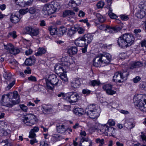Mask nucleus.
<instances>
[{
  "label": "nucleus",
  "instance_id": "774afa93",
  "mask_svg": "<svg viewBox=\"0 0 146 146\" xmlns=\"http://www.w3.org/2000/svg\"><path fill=\"white\" fill-rule=\"evenodd\" d=\"M9 34L14 38H15L17 37L16 32L15 31H13L12 32L9 33Z\"/></svg>",
  "mask_w": 146,
  "mask_h": 146
},
{
  "label": "nucleus",
  "instance_id": "1a4fd4ad",
  "mask_svg": "<svg viewBox=\"0 0 146 146\" xmlns=\"http://www.w3.org/2000/svg\"><path fill=\"white\" fill-rule=\"evenodd\" d=\"M36 118L35 116L32 114H30L25 117L23 120L24 123L27 125L31 126L36 122Z\"/></svg>",
  "mask_w": 146,
  "mask_h": 146
},
{
  "label": "nucleus",
  "instance_id": "6e6d98bb",
  "mask_svg": "<svg viewBox=\"0 0 146 146\" xmlns=\"http://www.w3.org/2000/svg\"><path fill=\"white\" fill-rule=\"evenodd\" d=\"M104 5V2L102 1H99L96 5L97 6L98 8H102Z\"/></svg>",
  "mask_w": 146,
  "mask_h": 146
},
{
  "label": "nucleus",
  "instance_id": "6e6552de",
  "mask_svg": "<svg viewBox=\"0 0 146 146\" xmlns=\"http://www.w3.org/2000/svg\"><path fill=\"white\" fill-rule=\"evenodd\" d=\"M108 127L109 126L106 124L102 125L99 123H96L94 126L92 127L90 129H91L92 131V132H93L97 130L98 133L100 134H107Z\"/></svg>",
  "mask_w": 146,
  "mask_h": 146
},
{
  "label": "nucleus",
  "instance_id": "72a5a7b5",
  "mask_svg": "<svg viewBox=\"0 0 146 146\" xmlns=\"http://www.w3.org/2000/svg\"><path fill=\"white\" fill-rule=\"evenodd\" d=\"M67 30V29L66 27H60L58 29L60 36L63 35L64 34L66 33Z\"/></svg>",
  "mask_w": 146,
  "mask_h": 146
},
{
  "label": "nucleus",
  "instance_id": "473e14b6",
  "mask_svg": "<svg viewBox=\"0 0 146 146\" xmlns=\"http://www.w3.org/2000/svg\"><path fill=\"white\" fill-rule=\"evenodd\" d=\"M35 60L30 58L26 59L25 62V64L27 66H31L34 64Z\"/></svg>",
  "mask_w": 146,
  "mask_h": 146
},
{
  "label": "nucleus",
  "instance_id": "20e7f679",
  "mask_svg": "<svg viewBox=\"0 0 146 146\" xmlns=\"http://www.w3.org/2000/svg\"><path fill=\"white\" fill-rule=\"evenodd\" d=\"M100 112L99 107L94 104L88 106L85 110V114L92 119H96L99 116Z\"/></svg>",
  "mask_w": 146,
  "mask_h": 146
},
{
  "label": "nucleus",
  "instance_id": "4be33fe9",
  "mask_svg": "<svg viewBox=\"0 0 146 146\" xmlns=\"http://www.w3.org/2000/svg\"><path fill=\"white\" fill-rule=\"evenodd\" d=\"M54 70L55 72L58 74H60L64 72V69L63 68L62 64H58L55 65L54 66Z\"/></svg>",
  "mask_w": 146,
  "mask_h": 146
},
{
  "label": "nucleus",
  "instance_id": "f03ea898",
  "mask_svg": "<svg viewBox=\"0 0 146 146\" xmlns=\"http://www.w3.org/2000/svg\"><path fill=\"white\" fill-rule=\"evenodd\" d=\"M111 58V55L109 53L104 52L96 57L93 60V64L96 67L104 66L110 63Z\"/></svg>",
  "mask_w": 146,
  "mask_h": 146
},
{
  "label": "nucleus",
  "instance_id": "de8ad7c7",
  "mask_svg": "<svg viewBox=\"0 0 146 146\" xmlns=\"http://www.w3.org/2000/svg\"><path fill=\"white\" fill-rule=\"evenodd\" d=\"M60 78L62 80L66 82L68 80V78L66 74L64 72L60 74Z\"/></svg>",
  "mask_w": 146,
  "mask_h": 146
},
{
  "label": "nucleus",
  "instance_id": "2f4dec72",
  "mask_svg": "<svg viewBox=\"0 0 146 146\" xmlns=\"http://www.w3.org/2000/svg\"><path fill=\"white\" fill-rule=\"evenodd\" d=\"M73 111L75 114L79 115H82L84 113L82 109L78 108H75L74 110Z\"/></svg>",
  "mask_w": 146,
  "mask_h": 146
},
{
  "label": "nucleus",
  "instance_id": "49530a36",
  "mask_svg": "<svg viewBox=\"0 0 146 146\" xmlns=\"http://www.w3.org/2000/svg\"><path fill=\"white\" fill-rule=\"evenodd\" d=\"M114 128L111 127H108L107 132V135H112L114 133Z\"/></svg>",
  "mask_w": 146,
  "mask_h": 146
},
{
  "label": "nucleus",
  "instance_id": "680f3d73",
  "mask_svg": "<svg viewBox=\"0 0 146 146\" xmlns=\"http://www.w3.org/2000/svg\"><path fill=\"white\" fill-rule=\"evenodd\" d=\"M30 134L29 136V137L30 138H33V139H35L36 136L34 132L30 131L29 132Z\"/></svg>",
  "mask_w": 146,
  "mask_h": 146
},
{
  "label": "nucleus",
  "instance_id": "ddd939ff",
  "mask_svg": "<svg viewBox=\"0 0 146 146\" xmlns=\"http://www.w3.org/2000/svg\"><path fill=\"white\" fill-rule=\"evenodd\" d=\"M134 104L137 108L146 113V99L144 100L143 101L141 100H136L134 102Z\"/></svg>",
  "mask_w": 146,
  "mask_h": 146
},
{
  "label": "nucleus",
  "instance_id": "7c9ffc66",
  "mask_svg": "<svg viewBox=\"0 0 146 146\" xmlns=\"http://www.w3.org/2000/svg\"><path fill=\"white\" fill-rule=\"evenodd\" d=\"M96 16L98 21L100 22L103 23L106 20L105 17L99 13H97Z\"/></svg>",
  "mask_w": 146,
  "mask_h": 146
},
{
  "label": "nucleus",
  "instance_id": "412c9836",
  "mask_svg": "<svg viewBox=\"0 0 146 146\" xmlns=\"http://www.w3.org/2000/svg\"><path fill=\"white\" fill-rule=\"evenodd\" d=\"M82 37L86 43V46H87L88 44H90L93 39V36L90 33L85 34Z\"/></svg>",
  "mask_w": 146,
  "mask_h": 146
},
{
  "label": "nucleus",
  "instance_id": "423d86ee",
  "mask_svg": "<svg viewBox=\"0 0 146 146\" xmlns=\"http://www.w3.org/2000/svg\"><path fill=\"white\" fill-rule=\"evenodd\" d=\"M129 73L127 71H119L115 72L113 76V80L116 82H121L126 80Z\"/></svg>",
  "mask_w": 146,
  "mask_h": 146
},
{
  "label": "nucleus",
  "instance_id": "9d476101",
  "mask_svg": "<svg viewBox=\"0 0 146 146\" xmlns=\"http://www.w3.org/2000/svg\"><path fill=\"white\" fill-rule=\"evenodd\" d=\"M3 76L6 80L9 81L10 82V83L7 87V88L9 90L15 84V80L11 77V74L10 73L7 72L6 71H4V73L3 74Z\"/></svg>",
  "mask_w": 146,
  "mask_h": 146
},
{
  "label": "nucleus",
  "instance_id": "864d4df0",
  "mask_svg": "<svg viewBox=\"0 0 146 146\" xmlns=\"http://www.w3.org/2000/svg\"><path fill=\"white\" fill-rule=\"evenodd\" d=\"M108 25H101L99 26L98 28L99 29L105 31L106 32Z\"/></svg>",
  "mask_w": 146,
  "mask_h": 146
},
{
  "label": "nucleus",
  "instance_id": "a878e982",
  "mask_svg": "<svg viewBox=\"0 0 146 146\" xmlns=\"http://www.w3.org/2000/svg\"><path fill=\"white\" fill-rule=\"evenodd\" d=\"M16 13H12L10 19L11 21L13 23H16L19 21V19Z\"/></svg>",
  "mask_w": 146,
  "mask_h": 146
},
{
  "label": "nucleus",
  "instance_id": "37998d69",
  "mask_svg": "<svg viewBox=\"0 0 146 146\" xmlns=\"http://www.w3.org/2000/svg\"><path fill=\"white\" fill-rule=\"evenodd\" d=\"M104 139H100L97 138L96 139V142L99 144V146H103V145L104 144Z\"/></svg>",
  "mask_w": 146,
  "mask_h": 146
},
{
  "label": "nucleus",
  "instance_id": "58836bf2",
  "mask_svg": "<svg viewBox=\"0 0 146 146\" xmlns=\"http://www.w3.org/2000/svg\"><path fill=\"white\" fill-rule=\"evenodd\" d=\"M31 33V36H36L39 34V29H38L34 28Z\"/></svg>",
  "mask_w": 146,
  "mask_h": 146
},
{
  "label": "nucleus",
  "instance_id": "a19ab883",
  "mask_svg": "<svg viewBox=\"0 0 146 146\" xmlns=\"http://www.w3.org/2000/svg\"><path fill=\"white\" fill-rule=\"evenodd\" d=\"M33 28L32 27L30 26L26 27L25 28V30L27 34L31 35V32Z\"/></svg>",
  "mask_w": 146,
  "mask_h": 146
},
{
  "label": "nucleus",
  "instance_id": "f704fd0d",
  "mask_svg": "<svg viewBox=\"0 0 146 146\" xmlns=\"http://www.w3.org/2000/svg\"><path fill=\"white\" fill-rule=\"evenodd\" d=\"M74 30L75 31H78V33L80 34H81L84 33L85 30L81 27H74Z\"/></svg>",
  "mask_w": 146,
  "mask_h": 146
},
{
  "label": "nucleus",
  "instance_id": "69168bd1",
  "mask_svg": "<svg viewBox=\"0 0 146 146\" xmlns=\"http://www.w3.org/2000/svg\"><path fill=\"white\" fill-rule=\"evenodd\" d=\"M32 50L31 49H29L26 50L25 53L26 55H29L31 54L32 53Z\"/></svg>",
  "mask_w": 146,
  "mask_h": 146
},
{
  "label": "nucleus",
  "instance_id": "c85d7f7f",
  "mask_svg": "<svg viewBox=\"0 0 146 146\" xmlns=\"http://www.w3.org/2000/svg\"><path fill=\"white\" fill-rule=\"evenodd\" d=\"M143 64L140 62H134L132 63L130 67L131 69H133L136 68H138L142 66Z\"/></svg>",
  "mask_w": 146,
  "mask_h": 146
},
{
  "label": "nucleus",
  "instance_id": "b1692460",
  "mask_svg": "<svg viewBox=\"0 0 146 146\" xmlns=\"http://www.w3.org/2000/svg\"><path fill=\"white\" fill-rule=\"evenodd\" d=\"M120 29V28L119 27H111L108 25L106 32L110 33H114L115 32H117Z\"/></svg>",
  "mask_w": 146,
  "mask_h": 146
},
{
  "label": "nucleus",
  "instance_id": "5701e85b",
  "mask_svg": "<svg viewBox=\"0 0 146 146\" xmlns=\"http://www.w3.org/2000/svg\"><path fill=\"white\" fill-rule=\"evenodd\" d=\"M81 2L82 0H70L68 3V5L71 8H75L79 5Z\"/></svg>",
  "mask_w": 146,
  "mask_h": 146
},
{
  "label": "nucleus",
  "instance_id": "052dcab7",
  "mask_svg": "<svg viewBox=\"0 0 146 146\" xmlns=\"http://www.w3.org/2000/svg\"><path fill=\"white\" fill-rule=\"evenodd\" d=\"M57 96L59 97H62V98H64V99L66 100V94H65L64 93H60L57 95Z\"/></svg>",
  "mask_w": 146,
  "mask_h": 146
},
{
  "label": "nucleus",
  "instance_id": "c756f323",
  "mask_svg": "<svg viewBox=\"0 0 146 146\" xmlns=\"http://www.w3.org/2000/svg\"><path fill=\"white\" fill-rule=\"evenodd\" d=\"M75 14V13L73 11L67 10L63 12V17H65L66 16H74Z\"/></svg>",
  "mask_w": 146,
  "mask_h": 146
},
{
  "label": "nucleus",
  "instance_id": "e433bc0d",
  "mask_svg": "<svg viewBox=\"0 0 146 146\" xmlns=\"http://www.w3.org/2000/svg\"><path fill=\"white\" fill-rule=\"evenodd\" d=\"M52 139L56 141L61 140L62 139V137L60 135L54 134L52 135Z\"/></svg>",
  "mask_w": 146,
  "mask_h": 146
},
{
  "label": "nucleus",
  "instance_id": "8fccbe9b",
  "mask_svg": "<svg viewBox=\"0 0 146 146\" xmlns=\"http://www.w3.org/2000/svg\"><path fill=\"white\" fill-rule=\"evenodd\" d=\"M9 62L11 64L15 66H17L19 64L18 62L14 59H11Z\"/></svg>",
  "mask_w": 146,
  "mask_h": 146
},
{
  "label": "nucleus",
  "instance_id": "39448f33",
  "mask_svg": "<svg viewBox=\"0 0 146 146\" xmlns=\"http://www.w3.org/2000/svg\"><path fill=\"white\" fill-rule=\"evenodd\" d=\"M60 8V5L59 3L56 2H52L50 4L45 5L42 12L44 15H48L54 13Z\"/></svg>",
  "mask_w": 146,
  "mask_h": 146
},
{
  "label": "nucleus",
  "instance_id": "a211bd4d",
  "mask_svg": "<svg viewBox=\"0 0 146 146\" xmlns=\"http://www.w3.org/2000/svg\"><path fill=\"white\" fill-rule=\"evenodd\" d=\"M112 88V86L109 84L104 85L103 87V89L106 91V93L110 95H113L116 92L115 91L111 89Z\"/></svg>",
  "mask_w": 146,
  "mask_h": 146
},
{
  "label": "nucleus",
  "instance_id": "6ab92c4d",
  "mask_svg": "<svg viewBox=\"0 0 146 146\" xmlns=\"http://www.w3.org/2000/svg\"><path fill=\"white\" fill-rule=\"evenodd\" d=\"M56 129L58 132L61 133H64L67 130L66 127L64 124L59 123L56 124Z\"/></svg>",
  "mask_w": 146,
  "mask_h": 146
},
{
  "label": "nucleus",
  "instance_id": "bb28decb",
  "mask_svg": "<svg viewBox=\"0 0 146 146\" xmlns=\"http://www.w3.org/2000/svg\"><path fill=\"white\" fill-rule=\"evenodd\" d=\"M46 51L47 50L46 48L40 47L38 48L37 52L35 54V55L36 56H40L44 54Z\"/></svg>",
  "mask_w": 146,
  "mask_h": 146
},
{
  "label": "nucleus",
  "instance_id": "4468645a",
  "mask_svg": "<svg viewBox=\"0 0 146 146\" xmlns=\"http://www.w3.org/2000/svg\"><path fill=\"white\" fill-rule=\"evenodd\" d=\"M87 134L85 131L81 130L80 133V135L81 138L80 141V143L79 144V146H82V143L84 141L88 142L90 144V146H92V140L88 137H86Z\"/></svg>",
  "mask_w": 146,
  "mask_h": 146
},
{
  "label": "nucleus",
  "instance_id": "4d7b16f0",
  "mask_svg": "<svg viewBox=\"0 0 146 146\" xmlns=\"http://www.w3.org/2000/svg\"><path fill=\"white\" fill-rule=\"evenodd\" d=\"M21 109L25 112H26L28 110L27 107L24 104H20L19 105Z\"/></svg>",
  "mask_w": 146,
  "mask_h": 146
},
{
  "label": "nucleus",
  "instance_id": "603ef678",
  "mask_svg": "<svg viewBox=\"0 0 146 146\" xmlns=\"http://www.w3.org/2000/svg\"><path fill=\"white\" fill-rule=\"evenodd\" d=\"M120 16L121 19L123 21H126L129 19L128 16L125 15H121Z\"/></svg>",
  "mask_w": 146,
  "mask_h": 146
},
{
  "label": "nucleus",
  "instance_id": "f3484780",
  "mask_svg": "<svg viewBox=\"0 0 146 146\" xmlns=\"http://www.w3.org/2000/svg\"><path fill=\"white\" fill-rule=\"evenodd\" d=\"M41 108L42 112L44 114H50L53 111L52 107L50 105H42Z\"/></svg>",
  "mask_w": 146,
  "mask_h": 146
},
{
  "label": "nucleus",
  "instance_id": "ea45409f",
  "mask_svg": "<svg viewBox=\"0 0 146 146\" xmlns=\"http://www.w3.org/2000/svg\"><path fill=\"white\" fill-rule=\"evenodd\" d=\"M48 30L50 31V35H55L57 33L56 29L53 28L52 27H49L48 28Z\"/></svg>",
  "mask_w": 146,
  "mask_h": 146
},
{
  "label": "nucleus",
  "instance_id": "a18cd8bd",
  "mask_svg": "<svg viewBox=\"0 0 146 146\" xmlns=\"http://www.w3.org/2000/svg\"><path fill=\"white\" fill-rule=\"evenodd\" d=\"M126 126L127 129H131L134 127L135 125L133 122H128L126 124Z\"/></svg>",
  "mask_w": 146,
  "mask_h": 146
},
{
  "label": "nucleus",
  "instance_id": "e2e57ef3",
  "mask_svg": "<svg viewBox=\"0 0 146 146\" xmlns=\"http://www.w3.org/2000/svg\"><path fill=\"white\" fill-rule=\"evenodd\" d=\"M28 80L32 82H35L36 81V78L35 76H31L28 78Z\"/></svg>",
  "mask_w": 146,
  "mask_h": 146
},
{
  "label": "nucleus",
  "instance_id": "f257e3e1",
  "mask_svg": "<svg viewBox=\"0 0 146 146\" xmlns=\"http://www.w3.org/2000/svg\"><path fill=\"white\" fill-rule=\"evenodd\" d=\"M19 96L16 91L10 92L2 95L0 101V104L3 106L11 108L20 102Z\"/></svg>",
  "mask_w": 146,
  "mask_h": 146
},
{
  "label": "nucleus",
  "instance_id": "f8f14e48",
  "mask_svg": "<svg viewBox=\"0 0 146 146\" xmlns=\"http://www.w3.org/2000/svg\"><path fill=\"white\" fill-rule=\"evenodd\" d=\"M66 100L70 103H74L77 101L79 98L78 95L74 92H70L66 94Z\"/></svg>",
  "mask_w": 146,
  "mask_h": 146
},
{
  "label": "nucleus",
  "instance_id": "7ed1b4c3",
  "mask_svg": "<svg viewBox=\"0 0 146 146\" xmlns=\"http://www.w3.org/2000/svg\"><path fill=\"white\" fill-rule=\"evenodd\" d=\"M133 35L130 34H125L119 37L117 40L118 45L122 48L131 46L134 42Z\"/></svg>",
  "mask_w": 146,
  "mask_h": 146
},
{
  "label": "nucleus",
  "instance_id": "5fc2aeb1",
  "mask_svg": "<svg viewBox=\"0 0 146 146\" xmlns=\"http://www.w3.org/2000/svg\"><path fill=\"white\" fill-rule=\"evenodd\" d=\"M75 31L74 30V27L72 28V29H71L69 30V32L68 33V35L71 37L72 35L75 34Z\"/></svg>",
  "mask_w": 146,
  "mask_h": 146
},
{
  "label": "nucleus",
  "instance_id": "9b49d317",
  "mask_svg": "<svg viewBox=\"0 0 146 146\" xmlns=\"http://www.w3.org/2000/svg\"><path fill=\"white\" fill-rule=\"evenodd\" d=\"M5 48L9 53L13 55H15L18 54L20 52L19 49L17 48H15L14 46L11 43H9L7 45L4 44Z\"/></svg>",
  "mask_w": 146,
  "mask_h": 146
},
{
  "label": "nucleus",
  "instance_id": "cd10ccee",
  "mask_svg": "<svg viewBox=\"0 0 146 146\" xmlns=\"http://www.w3.org/2000/svg\"><path fill=\"white\" fill-rule=\"evenodd\" d=\"M78 51L77 47L75 46H72L68 49V52L70 55L75 54L77 53Z\"/></svg>",
  "mask_w": 146,
  "mask_h": 146
},
{
  "label": "nucleus",
  "instance_id": "aec40b11",
  "mask_svg": "<svg viewBox=\"0 0 146 146\" xmlns=\"http://www.w3.org/2000/svg\"><path fill=\"white\" fill-rule=\"evenodd\" d=\"M74 43L77 46L80 47H83L84 46L86 47L87 46H86V43L82 36L80 37L75 40Z\"/></svg>",
  "mask_w": 146,
  "mask_h": 146
},
{
  "label": "nucleus",
  "instance_id": "13d9d810",
  "mask_svg": "<svg viewBox=\"0 0 146 146\" xmlns=\"http://www.w3.org/2000/svg\"><path fill=\"white\" fill-rule=\"evenodd\" d=\"M90 90L87 89H84L82 91V93L84 94H86L87 95H88L91 92Z\"/></svg>",
  "mask_w": 146,
  "mask_h": 146
},
{
  "label": "nucleus",
  "instance_id": "c9c22d12",
  "mask_svg": "<svg viewBox=\"0 0 146 146\" xmlns=\"http://www.w3.org/2000/svg\"><path fill=\"white\" fill-rule=\"evenodd\" d=\"M100 84V82L99 80H91L89 82L90 85L93 86H98Z\"/></svg>",
  "mask_w": 146,
  "mask_h": 146
},
{
  "label": "nucleus",
  "instance_id": "0e129e2a",
  "mask_svg": "<svg viewBox=\"0 0 146 146\" xmlns=\"http://www.w3.org/2000/svg\"><path fill=\"white\" fill-rule=\"evenodd\" d=\"M141 80V78L139 76H137L133 79V82L134 83L138 82Z\"/></svg>",
  "mask_w": 146,
  "mask_h": 146
},
{
  "label": "nucleus",
  "instance_id": "338daca9",
  "mask_svg": "<svg viewBox=\"0 0 146 146\" xmlns=\"http://www.w3.org/2000/svg\"><path fill=\"white\" fill-rule=\"evenodd\" d=\"M141 47H145L146 48V39H144L141 42Z\"/></svg>",
  "mask_w": 146,
  "mask_h": 146
},
{
  "label": "nucleus",
  "instance_id": "393cba45",
  "mask_svg": "<svg viewBox=\"0 0 146 146\" xmlns=\"http://www.w3.org/2000/svg\"><path fill=\"white\" fill-rule=\"evenodd\" d=\"M5 122L3 121L0 123V136H2L4 135L6 136L8 135V133L1 127V125L2 126H3V127L6 126V125H5Z\"/></svg>",
  "mask_w": 146,
  "mask_h": 146
},
{
  "label": "nucleus",
  "instance_id": "0eeeda50",
  "mask_svg": "<svg viewBox=\"0 0 146 146\" xmlns=\"http://www.w3.org/2000/svg\"><path fill=\"white\" fill-rule=\"evenodd\" d=\"M59 84V80L55 74L50 75L46 81V86L48 89L52 90L54 86Z\"/></svg>",
  "mask_w": 146,
  "mask_h": 146
},
{
  "label": "nucleus",
  "instance_id": "2eb2a0df",
  "mask_svg": "<svg viewBox=\"0 0 146 146\" xmlns=\"http://www.w3.org/2000/svg\"><path fill=\"white\" fill-rule=\"evenodd\" d=\"M60 61L62 62L61 64L62 66L68 67L73 63V61L72 58H70L68 56L62 57L60 59Z\"/></svg>",
  "mask_w": 146,
  "mask_h": 146
},
{
  "label": "nucleus",
  "instance_id": "dca6fc26",
  "mask_svg": "<svg viewBox=\"0 0 146 146\" xmlns=\"http://www.w3.org/2000/svg\"><path fill=\"white\" fill-rule=\"evenodd\" d=\"M146 14V5H142L140 10L136 13V16L137 18L142 19Z\"/></svg>",
  "mask_w": 146,
  "mask_h": 146
},
{
  "label": "nucleus",
  "instance_id": "3c124183",
  "mask_svg": "<svg viewBox=\"0 0 146 146\" xmlns=\"http://www.w3.org/2000/svg\"><path fill=\"white\" fill-rule=\"evenodd\" d=\"M139 88L142 90L146 91V83L145 82H142L139 85Z\"/></svg>",
  "mask_w": 146,
  "mask_h": 146
},
{
  "label": "nucleus",
  "instance_id": "4c0bfd02",
  "mask_svg": "<svg viewBox=\"0 0 146 146\" xmlns=\"http://www.w3.org/2000/svg\"><path fill=\"white\" fill-rule=\"evenodd\" d=\"M80 81L79 80L76 79L72 82V86L75 88L78 87L79 86Z\"/></svg>",
  "mask_w": 146,
  "mask_h": 146
},
{
  "label": "nucleus",
  "instance_id": "bf43d9fd",
  "mask_svg": "<svg viewBox=\"0 0 146 146\" xmlns=\"http://www.w3.org/2000/svg\"><path fill=\"white\" fill-rule=\"evenodd\" d=\"M108 124L110 126H114L115 124V122L113 119H109L108 122Z\"/></svg>",
  "mask_w": 146,
  "mask_h": 146
},
{
  "label": "nucleus",
  "instance_id": "09e8293b",
  "mask_svg": "<svg viewBox=\"0 0 146 146\" xmlns=\"http://www.w3.org/2000/svg\"><path fill=\"white\" fill-rule=\"evenodd\" d=\"M29 9L27 8L26 9H22L19 11V13L21 15H24L26 14L29 11Z\"/></svg>",
  "mask_w": 146,
  "mask_h": 146
},
{
  "label": "nucleus",
  "instance_id": "c03bdc74",
  "mask_svg": "<svg viewBox=\"0 0 146 146\" xmlns=\"http://www.w3.org/2000/svg\"><path fill=\"white\" fill-rule=\"evenodd\" d=\"M29 12L31 14H35L37 12L38 10L35 8L33 7L29 9Z\"/></svg>",
  "mask_w": 146,
  "mask_h": 146
},
{
  "label": "nucleus",
  "instance_id": "79ce46f5",
  "mask_svg": "<svg viewBox=\"0 0 146 146\" xmlns=\"http://www.w3.org/2000/svg\"><path fill=\"white\" fill-rule=\"evenodd\" d=\"M111 11L112 10H111V8H110L109 11L108 13V15L111 19H116L117 17V15L114 13H112Z\"/></svg>",
  "mask_w": 146,
  "mask_h": 146
}]
</instances>
